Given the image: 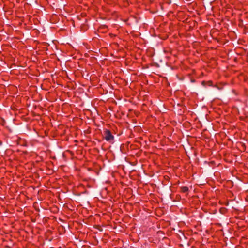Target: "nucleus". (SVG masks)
<instances>
[{"label":"nucleus","mask_w":248,"mask_h":248,"mask_svg":"<svg viewBox=\"0 0 248 248\" xmlns=\"http://www.w3.org/2000/svg\"><path fill=\"white\" fill-rule=\"evenodd\" d=\"M103 138L108 142L113 143L114 137L110 130L105 129L103 131Z\"/></svg>","instance_id":"obj_1"},{"label":"nucleus","mask_w":248,"mask_h":248,"mask_svg":"<svg viewBox=\"0 0 248 248\" xmlns=\"http://www.w3.org/2000/svg\"><path fill=\"white\" fill-rule=\"evenodd\" d=\"M71 178L68 177V176H63V180L62 182H65V183H68L69 184H70V183L71 182Z\"/></svg>","instance_id":"obj_4"},{"label":"nucleus","mask_w":248,"mask_h":248,"mask_svg":"<svg viewBox=\"0 0 248 248\" xmlns=\"http://www.w3.org/2000/svg\"><path fill=\"white\" fill-rule=\"evenodd\" d=\"M212 84V81H208L207 82V85L209 86H211Z\"/></svg>","instance_id":"obj_7"},{"label":"nucleus","mask_w":248,"mask_h":248,"mask_svg":"<svg viewBox=\"0 0 248 248\" xmlns=\"http://www.w3.org/2000/svg\"><path fill=\"white\" fill-rule=\"evenodd\" d=\"M65 152L63 153V154H62L63 158L65 157Z\"/></svg>","instance_id":"obj_12"},{"label":"nucleus","mask_w":248,"mask_h":248,"mask_svg":"<svg viewBox=\"0 0 248 248\" xmlns=\"http://www.w3.org/2000/svg\"><path fill=\"white\" fill-rule=\"evenodd\" d=\"M70 84L71 83H69L67 85V87L70 88V89H72V87L70 86Z\"/></svg>","instance_id":"obj_10"},{"label":"nucleus","mask_w":248,"mask_h":248,"mask_svg":"<svg viewBox=\"0 0 248 248\" xmlns=\"http://www.w3.org/2000/svg\"><path fill=\"white\" fill-rule=\"evenodd\" d=\"M65 230L64 231H63L62 233H64L65 232Z\"/></svg>","instance_id":"obj_13"},{"label":"nucleus","mask_w":248,"mask_h":248,"mask_svg":"<svg viewBox=\"0 0 248 248\" xmlns=\"http://www.w3.org/2000/svg\"><path fill=\"white\" fill-rule=\"evenodd\" d=\"M188 191L189 188L186 186H183L180 187V192L181 193H186L187 195Z\"/></svg>","instance_id":"obj_3"},{"label":"nucleus","mask_w":248,"mask_h":248,"mask_svg":"<svg viewBox=\"0 0 248 248\" xmlns=\"http://www.w3.org/2000/svg\"><path fill=\"white\" fill-rule=\"evenodd\" d=\"M63 208L65 209L66 208H67V206L64 204L63 205Z\"/></svg>","instance_id":"obj_11"},{"label":"nucleus","mask_w":248,"mask_h":248,"mask_svg":"<svg viewBox=\"0 0 248 248\" xmlns=\"http://www.w3.org/2000/svg\"><path fill=\"white\" fill-rule=\"evenodd\" d=\"M62 72H63V75H64V74H65V75L66 76V77L68 78V76L67 75V72L66 71H64V70L62 71ZM64 78V76H63V78Z\"/></svg>","instance_id":"obj_9"},{"label":"nucleus","mask_w":248,"mask_h":248,"mask_svg":"<svg viewBox=\"0 0 248 248\" xmlns=\"http://www.w3.org/2000/svg\"><path fill=\"white\" fill-rule=\"evenodd\" d=\"M66 95H67L68 97H69L70 96V93L69 92H67V93H66L65 91H63V98Z\"/></svg>","instance_id":"obj_5"},{"label":"nucleus","mask_w":248,"mask_h":248,"mask_svg":"<svg viewBox=\"0 0 248 248\" xmlns=\"http://www.w3.org/2000/svg\"><path fill=\"white\" fill-rule=\"evenodd\" d=\"M164 52L165 53H170V49H168V50L164 49Z\"/></svg>","instance_id":"obj_6"},{"label":"nucleus","mask_w":248,"mask_h":248,"mask_svg":"<svg viewBox=\"0 0 248 248\" xmlns=\"http://www.w3.org/2000/svg\"><path fill=\"white\" fill-rule=\"evenodd\" d=\"M202 84L203 86H206L207 85V82L205 81H202Z\"/></svg>","instance_id":"obj_8"},{"label":"nucleus","mask_w":248,"mask_h":248,"mask_svg":"<svg viewBox=\"0 0 248 248\" xmlns=\"http://www.w3.org/2000/svg\"><path fill=\"white\" fill-rule=\"evenodd\" d=\"M64 109H66L67 111V115L65 117H67L71 112L70 105L68 104L67 102L63 103V111Z\"/></svg>","instance_id":"obj_2"}]
</instances>
